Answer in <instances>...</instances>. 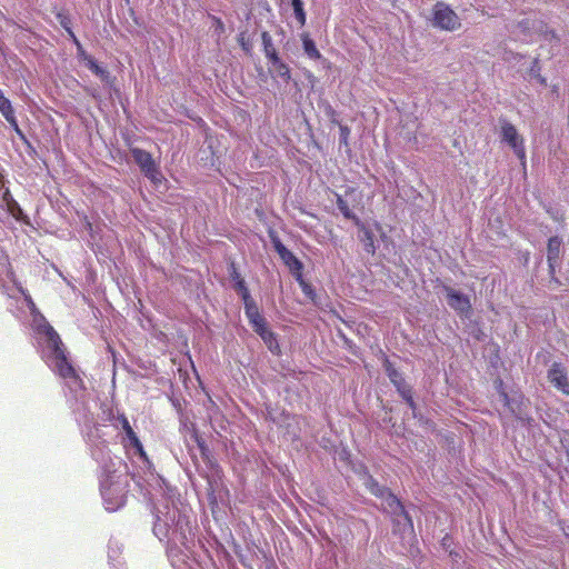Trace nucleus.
<instances>
[{
    "label": "nucleus",
    "mask_w": 569,
    "mask_h": 569,
    "mask_svg": "<svg viewBox=\"0 0 569 569\" xmlns=\"http://www.w3.org/2000/svg\"><path fill=\"white\" fill-rule=\"evenodd\" d=\"M39 332L47 338L48 348L56 359L57 373L63 379L76 378L77 373L67 358L66 350L59 333L49 323L42 326Z\"/></svg>",
    "instance_id": "obj_1"
},
{
    "label": "nucleus",
    "mask_w": 569,
    "mask_h": 569,
    "mask_svg": "<svg viewBox=\"0 0 569 569\" xmlns=\"http://www.w3.org/2000/svg\"><path fill=\"white\" fill-rule=\"evenodd\" d=\"M432 23L435 27L446 31H455L461 27L458 14L447 3L441 1L433 6Z\"/></svg>",
    "instance_id": "obj_2"
},
{
    "label": "nucleus",
    "mask_w": 569,
    "mask_h": 569,
    "mask_svg": "<svg viewBox=\"0 0 569 569\" xmlns=\"http://www.w3.org/2000/svg\"><path fill=\"white\" fill-rule=\"evenodd\" d=\"M246 316L253 327V330L262 338L266 343H269L271 349V342L274 341V335L267 327L266 319L260 315L259 308L253 299L243 302Z\"/></svg>",
    "instance_id": "obj_3"
},
{
    "label": "nucleus",
    "mask_w": 569,
    "mask_h": 569,
    "mask_svg": "<svg viewBox=\"0 0 569 569\" xmlns=\"http://www.w3.org/2000/svg\"><path fill=\"white\" fill-rule=\"evenodd\" d=\"M272 244L277 253L279 254L282 262L289 268L290 272L300 281L303 290L308 288V286L302 280V262L281 242L278 237H272Z\"/></svg>",
    "instance_id": "obj_4"
},
{
    "label": "nucleus",
    "mask_w": 569,
    "mask_h": 569,
    "mask_svg": "<svg viewBox=\"0 0 569 569\" xmlns=\"http://www.w3.org/2000/svg\"><path fill=\"white\" fill-rule=\"evenodd\" d=\"M130 152L136 163L139 166L141 172L147 178H149L152 182L160 181L161 173L150 152L140 148H131Z\"/></svg>",
    "instance_id": "obj_5"
},
{
    "label": "nucleus",
    "mask_w": 569,
    "mask_h": 569,
    "mask_svg": "<svg viewBox=\"0 0 569 569\" xmlns=\"http://www.w3.org/2000/svg\"><path fill=\"white\" fill-rule=\"evenodd\" d=\"M501 137L515 151L516 156L526 166V148L522 137L519 136L516 127L509 122L501 124Z\"/></svg>",
    "instance_id": "obj_6"
},
{
    "label": "nucleus",
    "mask_w": 569,
    "mask_h": 569,
    "mask_svg": "<svg viewBox=\"0 0 569 569\" xmlns=\"http://www.w3.org/2000/svg\"><path fill=\"white\" fill-rule=\"evenodd\" d=\"M127 486H121L119 483H112L110 486H102L101 493L107 503L108 510H117L119 507L123 506L126 502L127 496Z\"/></svg>",
    "instance_id": "obj_7"
},
{
    "label": "nucleus",
    "mask_w": 569,
    "mask_h": 569,
    "mask_svg": "<svg viewBox=\"0 0 569 569\" xmlns=\"http://www.w3.org/2000/svg\"><path fill=\"white\" fill-rule=\"evenodd\" d=\"M443 291L451 309L463 316H468L471 312V302L468 296L448 286L443 287Z\"/></svg>",
    "instance_id": "obj_8"
},
{
    "label": "nucleus",
    "mask_w": 569,
    "mask_h": 569,
    "mask_svg": "<svg viewBox=\"0 0 569 569\" xmlns=\"http://www.w3.org/2000/svg\"><path fill=\"white\" fill-rule=\"evenodd\" d=\"M548 380L563 395L569 396V378L566 368L561 363H552L548 370Z\"/></svg>",
    "instance_id": "obj_9"
},
{
    "label": "nucleus",
    "mask_w": 569,
    "mask_h": 569,
    "mask_svg": "<svg viewBox=\"0 0 569 569\" xmlns=\"http://www.w3.org/2000/svg\"><path fill=\"white\" fill-rule=\"evenodd\" d=\"M381 499L383 500L385 509L388 512L395 516H403L405 519L408 521V525L412 527L411 518L405 510L403 505L390 490H388L387 493H385V498Z\"/></svg>",
    "instance_id": "obj_10"
},
{
    "label": "nucleus",
    "mask_w": 569,
    "mask_h": 569,
    "mask_svg": "<svg viewBox=\"0 0 569 569\" xmlns=\"http://www.w3.org/2000/svg\"><path fill=\"white\" fill-rule=\"evenodd\" d=\"M562 240L558 236L550 237L547 247V261L549 267V273H555V269L559 264L560 248Z\"/></svg>",
    "instance_id": "obj_11"
},
{
    "label": "nucleus",
    "mask_w": 569,
    "mask_h": 569,
    "mask_svg": "<svg viewBox=\"0 0 569 569\" xmlns=\"http://www.w3.org/2000/svg\"><path fill=\"white\" fill-rule=\"evenodd\" d=\"M118 421L120 422L121 425V428L123 429V431L126 432V436L128 437V439L130 440V443L131 446L141 455L143 456L144 455V451H143V447H142V443L141 441L139 440L138 436L136 435V432L133 431L132 427L130 426V422L128 420V418L121 413L118 416Z\"/></svg>",
    "instance_id": "obj_12"
},
{
    "label": "nucleus",
    "mask_w": 569,
    "mask_h": 569,
    "mask_svg": "<svg viewBox=\"0 0 569 569\" xmlns=\"http://www.w3.org/2000/svg\"><path fill=\"white\" fill-rule=\"evenodd\" d=\"M263 52L267 59L270 61H277V57H279L276 47L273 46L272 37L268 31H263L261 33Z\"/></svg>",
    "instance_id": "obj_13"
},
{
    "label": "nucleus",
    "mask_w": 569,
    "mask_h": 569,
    "mask_svg": "<svg viewBox=\"0 0 569 569\" xmlns=\"http://www.w3.org/2000/svg\"><path fill=\"white\" fill-rule=\"evenodd\" d=\"M302 47L306 54L313 60L321 59V53L317 49L315 41L309 37L308 33L302 34Z\"/></svg>",
    "instance_id": "obj_14"
},
{
    "label": "nucleus",
    "mask_w": 569,
    "mask_h": 569,
    "mask_svg": "<svg viewBox=\"0 0 569 569\" xmlns=\"http://www.w3.org/2000/svg\"><path fill=\"white\" fill-rule=\"evenodd\" d=\"M362 231H363V236L361 238V241L363 242L365 244V250L368 252V253H375L376 251V246H375V234L373 232L366 228L363 223L360 222V224H357Z\"/></svg>",
    "instance_id": "obj_15"
},
{
    "label": "nucleus",
    "mask_w": 569,
    "mask_h": 569,
    "mask_svg": "<svg viewBox=\"0 0 569 569\" xmlns=\"http://www.w3.org/2000/svg\"><path fill=\"white\" fill-rule=\"evenodd\" d=\"M270 63L274 69L276 73L286 82H288L291 79L290 68L288 67L287 63L282 62L279 57H277V61H270Z\"/></svg>",
    "instance_id": "obj_16"
},
{
    "label": "nucleus",
    "mask_w": 569,
    "mask_h": 569,
    "mask_svg": "<svg viewBox=\"0 0 569 569\" xmlns=\"http://www.w3.org/2000/svg\"><path fill=\"white\" fill-rule=\"evenodd\" d=\"M366 487L373 496L380 499L385 498V493H387V491L389 490L388 488L380 486L372 476L368 477L366 481Z\"/></svg>",
    "instance_id": "obj_17"
},
{
    "label": "nucleus",
    "mask_w": 569,
    "mask_h": 569,
    "mask_svg": "<svg viewBox=\"0 0 569 569\" xmlns=\"http://www.w3.org/2000/svg\"><path fill=\"white\" fill-rule=\"evenodd\" d=\"M291 6L293 9L295 18L300 24V27H303L307 21L306 12L303 9V1L302 0H291Z\"/></svg>",
    "instance_id": "obj_18"
},
{
    "label": "nucleus",
    "mask_w": 569,
    "mask_h": 569,
    "mask_svg": "<svg viewBox=\"0 0 569 569\" xmlns=\"http://www.w3.org/2000/svg\"><path fill=\"white\" fill-rule=\"evenodd\" d=\"M82 60L86 61L87 63V67L98 77H100L101 79H106L108 77V71L106 69H103L102 67H100L98 64V62L91 57V56H86Z\"/></svg>",
    "instance_id": "obj_19"
},
{
    "label": "nucleus",
    "mask_w": 569,
    "mask_h": 569,
    "mask_svg": "<svg viewBox=\"0 0 569 569\" xmlns=\"http://www.w3.org/2000/svg\"><path fill=\"white\" fill-rule=\"evenodd\" d=\"M337 206L346 219H351L356 222V224H360L359 218L353 214V212L350 210L347 201L343 200L342 197L339 194L337 196Z\"/></svg>",
    "instance_id": "obj_20"
},
{
    "label": "nucleus",
    "mask_w": 569,
    "mask_h": 569,
    "mask_svg": "<svg viewBox=\"0 0 569 569\" xmlns=\"http://www.w3.org/2000/svg\"><path fill=\"white\" fill-rule=\"evenodd\" d=\"M0 112L6 120L10 119L11 117L14 116V110L11 106L10 100L7 97H4V94L1 90H0Z\"/></svg>",
    "instance_id": "obj_21"
},
{
    "label": "nucleus",
    "mask_w": 569,
    "mask_h": 569,
    "mask_svg": "<svg viewBox=\"0 0 569 569\" xmlns=\"http://www.w3.org/2000/svg\"><path fill=\"white\" fill-rule=\"evenodd\" d=\"M234 289L239 292V295L241 296V299L243 302L246 301H249L252 299L251 295H250V291L246 284V281L242 280V281H238V283H234Z\"/></svg>",
    "instance_id": "obj_22"
},
{
    "label": "nucleus",
    "mask_w": 569,
    "mask_h": 569,
    "mask_svg": "<svg viewBox=\"0 0 569 569\" xmlns=\"http://www.w3.org/2000/svg\"><path fill=\"white\" fill-rule=\"evenodd\" d=\"M57 19L60 23V26L67 31L68 36H70V31H73L72 28H71V20L69 18L68 14H66L64 12H58L57 13Z\"/></svg>",
    "instance_id": "obj_23"
},
{
    "label": "nucleus",
    "mask_w": 569,
    "mask_h": 569,
    "mask_svg": "<svg viewBox=\"0 0 569 569\" xmlns=\"http://www.w3.org/2000/svg\"><path fill=\"white\" fill-rule=\"evenodd\" d=\"M387 371L391 382L395 383L398 389H400V386L405 385V380L401 375L393 368H388Z\"/></svg>",
    "instance_id": "obj_24"
},
{
    "label": "nucleus",
    "mask_w": 569,
    "mask_h": 569,
    "mask_svg": "<svg viewBox=\"0 0 569 569\" xmlns=\"http://www.w3.org/2000/svg\"><path fill=\"white\" fill-rule=\"evenodd\" d=\"M69 37H70V39L72 40V42L74 43V46L77 48L78 57L80 59H83L86 56H88V53L83 49L81 42L79 41V39L77 38V36L74 34L73 31H70V36Z\"/></svg>",
    "instance_id": "obj_25"
},
{
    "label": "nucleus",
    "mask_w": 569,
    "mask_h": 569,
    "mask_svg": "<svg viewBox=\"0 0 569 569\" xmlns=\"http://www.w3.org/2000/svg\"><path fill=\"white\" fill-rule=\"evenodd\" d=\"M210 19L213 22L214 32L218 34V37L223 34L226 31L223 21L219 17H216V16H210Z\"/></svg>",
    "instance_id": "obj_26"
},
{
    "label": "nucleus",
    "mask_w": 569,
    "mask_h": 569,
    "mask_svg": "<svg viewBox=\"0 0 569 569\" xmlns=\"http://www.w3.org/2000/svg\"><path fill=\"white\" fill-rule=\"evenodd\" d=\"M228 271H229V276H230V278L234 281V283H238V281H242V280H244V279L241 277L240 272L238 271V269H237V266H236L234 261H231V262L229 263Z\"/></svg>",
    "instance_id": "obj_27"
},
{
    "label": "nucleus",
    "mask_w": 569,
    "mask_h": 569,
    "mask_svg": "<svg viewBox=\"0 0 569 569\" xmlns=\"http://www.w3.org/2000/svg\"><path fill=\"white\" fill-rule=\"evenodd\" d=\"M398 390L401 392L402 397L405 398V400L407 401L409 407L415 409L416 408V403H415L413 398L411 396L410 389L406 388L405 386H403V388H402V386H400V389H398Z\"/></svg>",
    "instance_id": "obj_28"
},
{
    "label": "nucleus",
    "mask_w": 569,
    "mask_h": 569,
    "mask_svg": "<svg viewBox=\"0 0 569 569\" xmlns=\"http://www.w3.org/2000/svg\"><path fill=\"white\" fill-rule=\"evenodd\" d=\"M8 123L11 126V128L16 131V133L22 139L26 140V136L23 134L22 130L19 128L18 121L16 116L11 117L10 119H7Z\"/></svg>",
    "instance_id": "obj_29"
},
{
    "label": "nucleus",
    "mask_w": 569,
    "mask_h": 569,
    "mask_svg": "<svg viewBox=\"0 0 569 569\" xmlns=\"http://www.w3.org/2000/svg\"><path fill=\"white\" fill-rule=\"evenodd\" d=\"M239 43L241 46V48L246 51V52H250V44L244 40V37L243 34H241L239 37Z\"/></svg>",
    "instance_id": "obj_30"
},
{
    "label": "nucleus",
    "mask_w": 569,
    "mask_h": 569,
    "mask_svg": "<svg viewBox=\"0 0 569 569\" xmlns=\"http://www.w3.org/2000/svg\"><path fill=\"white\" fill-rule=\"evenodd\" d=\"M549 276H550V282H553L555 284L560 286V280L557 278L556 272L553 274L549 273Z\"/></svg>",
    "instance_id": "obj_31"
},
{
    "label": "nucleus",
    "mask_w": 569,
    "mask_h": 569,
    "mask_svg": "<svg viewBox=\"0 0 569 569\" xmlns=\"http://www.w3.org/2000/svg\"><path fill=\"white\" fill-rule=\"evenodd\" d=\"M341 133L343 136V139L347 140V137L349 134V129L347 127H341Z\"/></svg>",
    "instance_id": "obj_32"
},
{
    "label": "nucleus",
    "mask_w": 569,
    "mask_h": 569,
    "mask_svg": "<svg viewBox=\"0 0 569 569\" xmlns=\"http://www.w3.org/2000/svg\"><path fill=\"white\" fill-rule=\"evenodd\" d=\"M539 81L541 84H546V79L543 77H539Z\"/></svg>",
    "instance_id": "obj_33"
}]
</instances>
